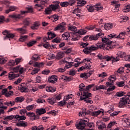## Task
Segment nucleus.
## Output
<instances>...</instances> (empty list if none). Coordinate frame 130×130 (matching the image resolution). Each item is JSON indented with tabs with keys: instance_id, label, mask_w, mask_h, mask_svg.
Here are the masks:
<instances>
[{
	"instance_id": "obj_1",
	"label": "nucleus",
	"mask_w": 130,
	"mask_h": 130,
	"mask_svg": "<svg viewBox=\"0 0 130 130\" xmlns=\"http://www.w3.org/2000/svg\"><path fill=\"white\" fill-rule=\"evenodd\" d=\"M102 38V42L103 44L98 42L95 45H92L90 47H87L85 48L83 51L86 54H89L91 52L93 51V50H97L99 48H106L107 50L111 49L113 48L112 46H111V44L112 43V41H110V39H109V42L107 43V42H104L103 41V38Z\"/></svg>"
},
{
	"instance_id": "obj_2",
	"label": "nucleus",
	"mask_w": 130,
	"mask_h": 130,
	"mask_svg": "<svg viewBox=\"0 0 130 130\" xmlns=\"http://www.w3.org/2000/svg\"><path fill=\"white\" fill-rule=\"evenodd\" d=\"M79 89L80 92H83V94L80 96V101H83L86 103H90V104H92V103H93V101L89 100L90 97H92V93L86 91L84 83H81L79 85Z\"/></svg>"
},
{
	"instance_id": "obj_3",
	"label": "nucleus",
	"mask_w": 130,
	"mask_h": 130,
	"mask_svg": "<svg viewBox=\"0 0 130 130\" xmlns=\"http://www.w3.org/2000/svg\"><path fill=\"white\" fill-rule=\"evenodd\" d=\"M89 119H87V120L81 119L78 124H76V127L77 129L83 130L86 126L88 127H93L94 126V124L93 123H88Z\"/></svg>"
},
{
	"instance_id": "obj_4",
	"label": "nucleus",
	"mask_w": 130,
	"mask_h": 130,
	"mask_svg": "<svg viewBox=\"0 0 130 130\" xmlns=\"http://www.w3.org/2000/svg\"><path fill=\"white\" fill-rule=\"evenodd\" d=\"M125 35V32H121L119 35H117L115 34H111L107 36V37H105L103 39V41L107 42V43H110L109 42V39H112L113 38H117V39H124V38H123L122 36Z\"/></svg>"
},
{
	"instance_id": "obj_5",
	"label": "nucleus",
	"mask_w": 130,
	"mask_h": 130,
	"mask_svg": "<svg viewBox=\"0 0 130 130\" xmlns=\"http://www.w3.org/2000/svg\"><path fill=\"white\" fill-rule=\"evenodd\" d=\"M47 37H45L43 38V42H45L46 44H43V47L45 48H48L49 47H50V45L48 43V40H50V39H53V38H54L56 36V35L54 34V32L52 31H48L47 32Z\"/></svg>"
},
{
	"instance_id": "obj_6",
	"label": "nucleus",
	"mask_w": 130,
	"mask_h": 130,
	"mask_svg": "<svg viewBox=\"0 0 130 130\" xmlns=\"http://www.w3.org/2000/svg\"><path fill=\"white\" fill-rule=\"evenodd\" d=\"M109 82L106 83V85L108 88L107 92L113 91L115 89V86H113V83L116 80V77L114 75L110 76L108 79Z\"/></svg>"
},
{
	"instance_id": "obj_7",
	"label": "nucleus",
	"mask_w": 130,
	"mask_h": 130,
	"mask_svg": "<svg viewBox=\"0 0 130 130\" xmlns=\"http://www.w3.org/2000/svg\"><path fill=\"white\" fill-rule=\"evenodd\" d=\"M130 102V91L127 93V96L125 98L120 99V101L119 103L118 107L120 108L123 107L124 105H126Z\"/></svg>"
},
{
	"instance_id": "obj_8",
	"label": "nucleus",
	"mask_w": 130,
	"mask_h": 130,
	"mask_svg": "<svg viewBox=\"0 0 130 130\" xmlns=\"http://www.w3.org/2000/svg\"><path fill=\"white\" fill-rule=\"evenodd\" d=\"M48 2H49V0H41L40 4L35 5V8L37 9L39 12L43 11V9L47 5Z\"/></svg>"
},
{
	"instance_id": "obj_9",
	"label": "nucleus",
	"mask_w": 130,
	"mask_h": 130,
	"mask_svg": "<svg viewBox=\"0 0 130 130\" xmlns=\"http://www.w3.org/2000/svg\"><path fill=\"white\" fill-rule=\"evenodd\" d=\"M98 57H99V59H106L107 61H109V60H112V61L116 62V61H118V60H119V58L118 57L115 58L113 56L110 57L108 55L103 56L100 54H99L98 55Z\"/></svg>"
},
{
	"instance_id": "obj_10",
	"label": "nucleus",
	"mask_w": 130,
	"mask_h": 130,
	"mask_svg": "<svg viewBox=\"0 0 130 130\" xmlns=\"http://www.w3.org/2000/svg\"><path fill=\"white\" fill-rule=\"evenodd\" d=\"M66 26H67V24L65 22H61L58 24L57 26L54 28V31L60 30L61 32H64V30H66Z\"/></svg>"
},
{
	"instance_id": "obj_11",
	"label": "nucleus",
	"mask_w": 130,
	"mask_h": 130,
	"mask_svg": "<svg viewBox=\"0 0 130 130\" xmlns=\"http://www.w3.org/2000/svg\"><path fill=\"white\" fill-rule=\"evenodd\" d=\"M103 36H104V34L102 32H100L97 34L96 35L90 36L88 38V40H89L90 41H92V40L96 41V40H98V38H102Z\"/></svg>"
},
{
	"instance_id": "obj_12",
	"label": "nucleus",
	"mask_w": 130,
	"mask_h": 130,
	"mask_svg": "<svg viewBox=\"0 0 130 130\" xmlns=\"http://www.w3.org/2000/svg\"><path fill=\"white\" fill-rule=\"evenodd\" d=\"M3 35H6V34H7L5 37L4 40H7V39H9V40H11V39H13L14 37H15V35L12 33H9V31L8 30H5L3 32Z\"/></svg>"
},
{
	"instance_id": "obj_13",
	"label": "nucleus",
	"mask_w": 130,
	"mask_h": 130,
	"mask_svg": "<svg viewBox=\"0 0 130 130\" xmlns=\"http://www.w3.org/2000/svg\"><path fill=\"white\" fill-rule=\"evenodd\" d=\"M65 64V67L64 69L66 70L68 69H70L71 68V67L73 66V64H74V62H68L63 59H62L60 61V64Z\"/></svg>"
},
{
	"instance_id": "obj_14",
	"label": "nucleus",
	"mask_w": 130,
	"mask_h": 130,
	"mask_svg": "<svg viewBox=\"0 0 130 130\" xmlns=\"http://www.w3.org/2000/svg\"><path fill=\"white\" fill-rule=\"evenodd\" d=\"M13 72L15 73L19 72L20 74H24V72H26V69L23 67H21V66H18L16 67L13 68Z\"/></svg>"
},
{
	"instance_id": "obj_15",
	"label": "nucleus",
	"mask_w": 130,
	"mask_h": 130,
	"mask_svg": "<svg viewBox=\"0 0 130 130\" xmlns=\"http://www.w3.org/2000/svg\"><path fill=\"white\" fill-rule=\"evenodd\" d=\"M48 81L49 83H51V84H55V83L57 82V76L55 75L49 76L48 78Z\"/></svg>"
},
{
	"instance_id": "obj_16",
	"label": "nucleus",
	"mask_w": 130,
	"mask_h": 130,
	"mask_svg": "<svg viewBox=\"0 0 130 130\" xmlns=\"http://www.w3.org/2000/svg\"><path fill=\"white\" fill-rule=\"evenodd\" d=\"M9 17L11 18V19H13V20H15L16 21H17V20L20 19V18H22V16L21 14H13L9 15Z\"/></svg>"
},
{
	"instance_id": "obj_17",
	"label": "nucleus",
	"mask_w": 130,
	"mask_h": 130,
	"mask_svg": "<svg viewBox=\"0 0 130 130\" xmlns=\"http://www.w3.org/2000/svg\"><path fill=\"white\" fill-rule=\"evenodd\" d=\"M54 5H51L50 6V8H51L52 11H55V10H57V9H58L59 8V2L57 1L55 2H54Z\"/></svg>"
},
{
	"instance_id": "obj_18",
	"label": "nucleus",
	"mask_w": 130,
	"mask_h": 130,
	"mask_svg": "<svg viewBox=\"0 0 130 130\" xmlns=\"http://www.w3.org/2000/svg\"><path fill=\"white\" fill-rule=\"evenodd\" d=\"M96 125H98L99 129H104V128H106V125L103 122L100 121L96 122Z\"/></svg>"
},
{
	"instance_id": "obj_19",
	"label": "nucleus",
	"mask_w": 130,
	"mask_h": 130,
	"mask_svg": "<svg viewBox=\"0 0 130 130\" xmlns=\"http://www.w3.org/2000/svg\"><path fill=\"white\" fill-rule=\"evenodd\" d=\"M7 7L9 9L6 10V14H9L10 12H13L17 10V7L14 6H7Z\"/></svg>"
},
{
	"instance_id": "obj_20",
	"label": "nucleus",
	"mask_w": 130,
	"mask_h": 130,
	"mask_svg": "<svg viewBox=\"0 0 130 130\" xmlns=\"http://www.w3.org/2000/svg\"><path fill=\"white\" fill-rule=\"evenodd\" d=\"M44 113H46V110H45V109L42 108L37 109L36 114L37 115H42V114H44Z\"/></svg>"
},
{
	"instance_id": "obj_21",
	"label": "nucleus",
	"mask_w": 130,
	"mask_h": 130,
	"mask_svg": "<svg viewBox=\"0 0 130 130\" xmlns=\"http://www.w3.org/2000/svg\"><path fill=\"white\" fill-rule=\"evenodd\" d=\"M24 28H25V26H23L21 28H18L15 29V31H17L18 33H20L21 35L23 34H26L27 33V30L24 29Z\"/></svg>"
},
{
	"instance_id": "obj_22",
	"label": "nucleus",
	"mask_w": 130,
	"mask_h": 130,
	"mask_svg": "<svg viewBox=\"0 0 130 130\" xmlns=\"http://www.w3.org/2000/svg\"><path fill=\"white\" fill-rule=\"evenodd\" d=\"M86 2L84 0H78L77 2V8H81V7H84L86 4Z\"/></svg>"
},
{
	"instance_id": "obj_23",
	"label": "nucleus",
	"mask_w": 130,
	"mask_h": 130,
	"mask_svg": "<svg viewBox=\"0 0 130 130\" xmlns=\"http://www.w3.org/2000/svg\"><path fill=\"white\" fill-rule=\"evenodd\" d=\"M100 113H104V110H102V111L98 110L92 112L91 113V115L92 116H98Z\"/></svg>"
},
{
	"instance_id": "obj_24",
	"label": "nucleus",
	"mask_w": 130,
	"mask_h": 130,
	"mask_svg": "<svg viewBox=\"0 0 130 130\" xmlns=\"http://www.w3.org/2000/svg\"><path fill=\"white\" fill-rule=\"evenodd\" d=\"M62 37L63 38V40H69V38L71 37V35H70V32H65L64 34L62 35Z\"/></svg>"
},
{
	"instance_id": "obj_25",
	"label": "nucleus",
	"mask_w": 130,
	"mask_h": 130,
	"mask_svg": "<svg viewBox=\"0 0 130 130\" xmlns=\"http://www.w3.org/2000/svg\"><path fill=\"white\" fill-rule=\"evenodd\" d=\"M19 76V74H15L13 72H10L9 74V80H13V79H15V78H18V77Z\"/></svg>"
},
{
	"instance_id": "obj_26",
	"label": "nucleus",
	"mask_w": 130,
	"mask_h": 130,
	"mask_svg": "<svg viewBox=\"0 0 130 130\" xmlns=\"http://www.w3.org/2000/svg\"><path fill=\"white\" fill-rule=\"evenodd\" d=\"M48 103L49 104H51V105L54 104V103H56V100H55V98L54 97L53 98H49L47 100Z\"/></svg>"
},
{
	"instance_id": "obj_27",
	"label": "nucleus",
	"mask_w": 130,
	"mask_h": 130,
	"mask_svg": "<svg viewBox=\"0 0 130 130\" xmlns=\"http://www.w3.org/2000/svg\"><path fill=\"white\" fill-rule=\"evenodd\" d=\"M17 126H22L23 127H26L28 126V123L25 121H20L16 124Z\"/></svg>"
},
{
	"instance_id": "obj_28",
	"label": "nucleus",
	"mask_w": 130,
	"mask_h": 130,
	"mask_svg": "<svg viewBox=\"0 0 130 130\" xmlns=\"http://www.w3.org/2000/svg\"><path fill=\"white\" fill-rule=\"evenodd\" d=\"M87 32H88V30L86 29H80L78 31H76V35H78V34L79 35H85Z\"/></svg>"
},
{
	"instance_id": "obj_29",
	"label": "nucleus",
	"mask_w": 130,
	"mask_h": 130,
	"mask_svg": "<svg viewBox=\"0 0 130 130\" xmlns=\"http://www.w3.org/2000/svg\"><path fill=\"white\" fill-rule=\"evenodd\" d=\"M64 56V53L63 52H58L56 56V59H60V58H62Z\"/></svg>"
},
{
	"instance_id": "obj_30",
	"label": "nucleus",
	"mask_w": 130,
	"mask_h": 130,
	"mask_svg": "<svg viewBox=\"0 0 130 130\" xmlns=\"http://www.w3.org/2000/svg\"><path fill=\"white\" fill-rule=\"evenodd\" d=\"M116 85L117 87H124L125 86V82L123 81H118L116 83Z\"/></svg>"
},
{
	"instance_id": "obj_31",
	"label": "nucleus",
	"mask_w": 130,
	"mask_h": 130,
	"mask_svg": "<svg viewBox=\"0 0 130 130\" xmlns=\"http://www.w3.org/2000/svg\"><path fill=\"white\" fill-rule=\"evenodd\" d=\"M15 118L18 120H25L26 119V117L25 116H20L19 115H16L15 116Z\"/></svg>"
},
{
	"instance_id": "obj_32",
	"label": "nucleus",
	"mask_w": 130,
	"mask_h": 130,
	"mask_svg": "<svg viewBox=\"0 0 130 130\" xmlns=\"http://www.w3.org/2000/svg\"><path fill=\"white\" fill-rule=\"evenodd\" d=\"M38 28H39V23L37 22H35L31 26L32 30H37Z\"/></svg>"
},
{
	"instance_id": "obj_33",
	"label": "nucleus",
	"mask_w": 130,
	"mask_h": 130,
	"mask_svg": "<svg viewBox=\"0 0 130 130\" xmlns=\"http://www.w3.org/2000/svg\"><path fill=\"white\" fill-rule=\"evenodd\" d=\"M112 111H113V109H111V110H109L107 113H110V116H112L113 117H114V116H116V115H117V114H118V112H116V111H115L113 113H111V112H112Z\"/></svg>"
},
{
	"instance_id": "obj_34",
	"label": "nucleus",
	"mask_w": 130,
	"mask_h": 130,
	"mask_svg": "<svg viewBox=\"0 0 130 130\" xmlns=\"http://www.w3.org/2000/svg\"><path fill=\"white\" fill-rule=\"evenodd\" d=\"M58 15H54L53 16H51L50 17H49V19H51L52 21L53 22H56L57 20H58Z\"/></svg>"
},
{
	"instance_id": "obj_35",
	"label": "nucleus",
	"mask_w": 130,
	"mask_h": 130,
	"mask_svg": "<svg viewBox=\"0 0 130 130\" xmlns=\"http://www.w3.org/2000/svg\"><path fill=\"white\" fill-rule=\"evenodd\" d=\"M86 9L89 12H92L95 11V7L92 5H87L86 6Z\"/></svg>"
},
{
	"instance_id": "obj_36",
	"label": "nucleus",
	"mask_w": 130,
	"mask_h": 130,
	"mask_svg": "<svg viewBox=\"0 0 130 130\" xmlns=\"http://www.w3.org/2000/svg\"><path fill=\"white\" fill-rule=\"evenodd\" d=\"M68 29L70 31H74V32L77 35V27L73 25H70L68 26Z\"/></svg>"
},
{
	"instance_id": "obj_37",
	"label": "nucleus",
	"mask_w": 130,
	"mask_h": 130,
	"mask_svg": "<svg viewBox=\"0 0 130 130\" xmlns=\"http://www.w3.org/2000/svg\"><path fill=\"white\" fill-rule=\"evenodd\" d=\"M111 5L112 6H115L116 9H118L120 7V4H118V3L116 1H113L111 2Z\"/></svg>"
},
{
	"instance_id": "obj_38",
	"label": "nucleus",
	"mask_w": 130,
	"mask_h": 130,
	"mask_svg": "<svg viewBox=\"0 0 130 130\" xmlns=\"http://www.w3.org/2000/svg\"><path fill=\"white\" fill-rule=\"evenodd\" d=\"M24 100V99L23 96H18L15 99V101L16 102V103H18V102H23Z\"/></svg>"
},
{
	"instance_id": "obj_39",
	"label": "nucleus",
	"mask_w": 130,
	"mask_h": 130,
	"mask_svg": "<svg viewBox=\"0 0 130 130\" xmlns=\"http://www.w3.org/2000/svg\"><path fill=\"white\" fill-rule=\"evenodd\" d=\"M19 90H20V91L22 93H26V92H28V90L27 88H26V87L25 86H21Z\"/></svg>"
},
{
	"instance_id": "obj_40",
	"label": "nucleus",
	"mask_w": 130,
	"mask_h": 130,
	"mask_svg": "<svg viewBox=\"0 0 130 130\" xmlns=\"http://www.w3.org/2000/svg\"><path fill=\"white\" fill-rule=\"evenodd\" d=\"M75 61L77 62V63H74V66L75 68H78V67H79L80 66V64H81V63H82V62H80V58H79L76 59Z\"/></svg>"
},
{
	"instance_id": "obj_41",
	"label": "nucleus",
	"mask_w": 130,
	"mask_h": 130,
	"mask_svg": "<svg viewBox=\"0 0 130 130\" xmlns=\"http://www.w3.org/2000/svg\"><path fill=\"white\" fill-rule=\"evenodd\" d=\"M95 90L96 91H98V90H106V86L103 85H100L96 87Z\"/></svg>"
},
{
	"instance_id": "obj_42",
	"label": "nucleus",
	"mask_w": 130,
	"mask_h": 130,
	"mask_svg": "<svg viewBox=\"0 0 130 130\" xmlns=\"http://www.w3.org/2000/svg\"><path fill=\"white\" fill-rule=\"evenodd\" d=\"M87 110L86 108H83L81 112H79V116H85L86 115Z\"/></svg>"
},
{
	"instance_id": "obj_43",
	"label": "nucleus",
	"mask_w": 130,
	"mask_h": 130,
	"mask_svg": "<svg viewBox=\"0 0 130 130\" xmlns=\"http://www.w3.org/2000/svg\"><path fill=\"white\" fill-rule=\"evenodd\" d=\"M61 79H62V80H64L66 82H71V81L73 80L72 78L64 75H62L61 76Z\"/></svg>"
},
{
	"instance_id": "obj_44",
	"label": "nucleus",
	"mask_w": 130,
	"mask_h": 130,
	"mask_svg": "<svg viewBox=\"0 0 130 130\" xmlns=\"http://www.w3.org/2000/svg\"><path fill=\"white\" fill-rule=\"evenodd\" d=\"M44 66L43 62H36L35 63L34 67H37V68H42Z\"/></svg>"
},
{
	"instance_id": "obj_45",
	"label": "nucleus",
	"mask_w": 130,
	"mask_h": 130,
	"mask_svg": "<svg viewBox=\"0 0 130 130\" xmlns=\"http://www.w3.org/2000/svg\"><path fill=\"white\" fill-rule=\"evenodd\" d=\"M123 12H124V13H128V12H130V4L124 7L123 9Z\"/></svg>"
},
{
	"instance_id": "obj_46",
	"label": "nucleus",
	"mask_w": 130,
	"mask_h": 130,
	"mask_svg": "<svg viewBox=\"0 0 130 130\" xmlns=\"http://www.w3.org/2000/svg\"><path fill=\"white\" fill-rule=\"evenodd\" d=\"M123 95H125V92L120 91V92H117L115 95V96H117V97H122V96H123Z\"/></svg>"
},
{
	"instance_id": "obj_47",
	"label": "nucleus",
	"mask_w": 130,
	"mask_h": 130,
	"mask_svg": "<svg viewBox=\"0 0 130 130\" xmlns=\"http://www.w3.org/2000/svg\"><path fill=\"white\" fill-rule=\"evenodd\" d=\"M116 73L120 74H123V73H124V67H120L119 68L115 74H116Z\"/></svg>"
},
{
	"instance_id": "obj_48",
	"label": "nucleus",
	"mask_w": 130,
	"mask_h": 130,
	"mask_svg": "<svg viewBox=\"0 0 130 130\" xmlns=\"http://www.w3.org/2000/svg\"><path fill=\"white\" fill-rule=\"evenodd\" d=\"M51 12H52V10L51 7H48L45 10L46 15H49V14H51Z\"/></svg>"
},
{
	"instance_id": "obj_49",
	"label": "nucleus",
	"mask_w": 130,
	"mask_h": 130,
	"mask_svg": "<svg viewBox=\"0 0 130 130\" xmlns=\"http://www.w3.org/2000/svg\"><path fill=\"white\" fill-rule=\"evenodd\" d=\"M74 97V95L73 94H69L68 95H66L64 97V100L65 101H69V99H72Z\"/></svg>"
},
{
	"instance_id": "obj_50",
	"label": "nucleus",
	"mask_w": 130,
	"mask_h": 130,
	"mask_svg": "<svg viewBox=\"0 0 130 130\" xmlns=\"http://www.w3.org/2000/svg\"><path fill=\"white\" fill-rule=\"evenodd\" d=\"M36 42H37V41H30L27 44V46H28V47H30V46H33V45H34V44H35Z\"/></svg>"
},
{
	"instance_id": "obj_51",
	"label": "nucleus",
	"mask_w": 130,
	"mask_h": 130,
	"mask_svg": "<svg viewBox=\"0 0 130 130\" xmlns=\"http://www.w3.org/2000/svg\"><path fill=\"white\" fill-rule=\"evenodd\" d=\"M104 26L106 30H107V29H111L113 27L112 24L109 23L105 24Z\"/></svg>"
},
{
	"instance_id": "obj_52",
	"label": "nucleus",
	"mask_w": 130,
	"mask_h": 130,
	"mask_svg": "<svg viewBox=\"0 0 130 130\" xmlns=\"http://www.w3.org/2000/svg\"><path fill=\"white\" fill-rule=\"evenodd\" d=\"M27 38H28V36H21L19 38V41H21V42H24Z\"/></svg>"
},
{
	"instance_id": "obj_53",
	"label": "nucleus",
	"mask_w": 130,
	"mask_h": 130,
	"mask_svg": "<svg viewBox=\"0 0 130 130\" xmlns=\"http://www.w3.org/2000/svg\"><path fill=\"white\" fill-rule=\"evenodd\" d=\"M73 13L75 15H76L77 16H80V14H78V13H81V10H80V9L77 8L73 10Z\"/></svg>"
},
{
	"instance_id": "obj_54",
	"label": "nucleus",
	"mask_w": 130,
	"mask_h": 130,
	"mask_svg": "<svg viewBox=\"0 0 130 130\" xmlns=\"http://www.w3.org/2000/svg\"><path fill=\"white\" fill-rule=\"evenodd\" d=\"M46 91H47L48 92H51L52 93H53L55 91V89L51 86H49L47 88Z\"/></svg>"
},
{
	"instance_id": "obj_55",
	"label": "nucleus",
	"mask_w": 130,
	"mask_h": 130,
	"mask_svg": "<svg viewBox=\"0 0 130 130\" xmlns=\"http://www.w3.org/2000/svg\"><path fill=\"white\" fill-rule=\"evenodd\" d=\"M60 6L62 8H66L69 6V3L68 2H61L60 3Z\"/></svg>"
},
{
	"instance_id": "obj_56",
	"label": "nucleus",
	"mask_w": 130,
	"mask_h": 130,
	"mask_svg": "<svg viewBox=\"0 0 130 130\" xmlns=\"http://www.w3.org/2000/svg\"><path fill=\"white\" fill-rule=\"evenodd\" d=\"M32 130H43L44 129V127H42V126H34L32 128Z\"/></svg>"
},
{
	"instance_id": "obj_57",
	"label": "nucleus",
	"mask_w": 130,
	"mask_h": 130,
	"mask_svg": "<svg viewBox=\"0 0 130 130\" xmlns=\"http://www.w3.org/2000/svg\"><path fill=\"white\" fill-rule=\"evenodd\" d=\"M7 58H3L0 57V64H4L7 62Z\"/></svg>"
},
{
	"instance_id": "obj_58",
	"label": "nucleus",
	"mask_w": 130,
	"mask_h": 130,
	"mask_svg": "<svg viewBox=\"0 0 130 130\" xmlns=\"http://www.w3.org/2000/svg\"><path fill=\"white\" fill-rule=\"evenodd\" d=\"M24 24L25 26H28L30 24V19L26 18L24 20Z\"/></svg>"
},
{
	"instance_id": "obj_59",
	"label": "nucleus",
	"mask_w": 130,
	"mask_h": 130,
	"mask_svg": "<svg viewBox=\"0 0 130 130\" xmlns=\"http://www.w3.org/2000/svg\"><path fill=\"white\" fill-rule=\"evenodd\" d=\"M16 116L14 115H10V116H7L5 117V119L7 120H12L13 118H15Z\"/></svg>"
},
{
	"instance_id": "obj_60",
	"label": "nucleus",
	"mask_w": 130,
	"mask_h": 130,
	"mask_svg": "<svg viewBox=\"0 0 130 130\" xmlns=\"http://www.w3.org/2000/svg\"><path fill=\"white\" fill-rule=\"evenodd\" d=\"M128 20V17L127 16H123L121 18L120 23H122V22H126Z\"/></svg>"
},
{
	"instance_id": "obj_61",
	"label": "nucleus",
	"mask_w": 130,
	"mask_h": 130,
	"mask_svg": "<svg viewBox=\"0 0 130 130\" xmlns=\"http://www.w3.org/2000/svg\"><path fill=\"white\" fill-rule=\"evenodd\" d=\"M77 0H69L68 2V6H74L76 4Z\"/></svg>"
},
{
	"instance_id": "obj_62",
	"label": "nucleus",
	"mask_w": 130,
	"mask_h": 130,
	"mask_svg": "<svg viewBox=\"0 0 130 130\" xmlns=\"http://www.w3.org/2000/svg\"><path fill=\"white\" fill-rule=\"evenodd\" d=\"M66 104H67V101H66L65 100H64V101H61V102H59L58 103V106L60 107L64 106Z\"/></svg>"
},
{
	"instance_id": "obj_63",
	"label": "nucleus",
	"mask_w": 130,
	"mask_h": 130,
	"mask_svg": "<svg viewBox=\"0 0 130 130\" xmlns=\"http://www.w3.org/2000/svg\"><path fill=\"white\" fill-rule=\"evenodd\" d=\"M13 93V91H10L7 93H5V96L7 97V98H8V97H11V96H12Z\"/></svg>"
},
{
	"instance_id": "obj_64",
	"label": "nucleus",
	"mask_w": 130,
	"mask_h": 130,
	"mask_svg": "<svg viewBox=\"0 0 130 130\" xmlns=\"http://www.w3.org/2000/svg\"><path fill=\"white\" fill-rule=\"evenodd\" d=\"M37 102L39 104V103H44V102H45H45H46L45 101L44 99H42V98H40V99H38L37 100Z\"/></svg>"
}]
</instances>
